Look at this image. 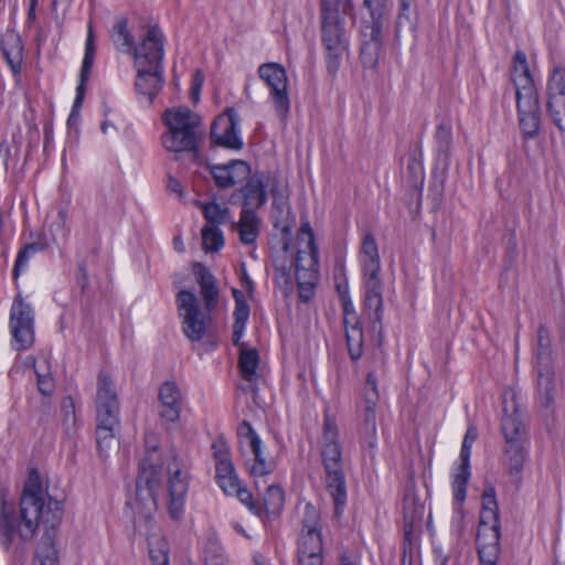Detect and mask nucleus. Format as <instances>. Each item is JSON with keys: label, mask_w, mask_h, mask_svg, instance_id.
<instances>
[{"label": "nucleus", "mask_w": 565, "mask_h": 565, "mask_svg": "<svg viewBox=\"0 0 565 565\" xmlns=\"http://www.w3.org/2000/svg\"><path fill=\"white\" fill-rule=\"evenodd\" d=\"M63 519V502L51 498L43 489L36 468L29 471L19 501V514L2 495L0 510V542L9 550L18 533L23 542L33 540L40 525L44 527L36 552V565H58L55 539Z\"/></svg>", "instance_id": "1"}, {"label": "nucleus", "mask_w": 565, "mask_h": 565, "mask_svg": "<svg viewBox=\"0 0 565 565\" xmlns=\"http://www.w3.org/2000/svg\"><path fill=\"white\" fill-rule=\"evenodd\" d=\"M192 273L200 286L204 311L196 295L191 290H180L175 302L184 334L191 341H201L206 333L207 313L216 309L221 290L216 277L203 263L195 262L192 265Z\"/></svg>", "instance_id": "2"}, {"label": "nucleus", "mask_w": 565, "mask_h": 565, "mask_svg": "<svg viewBox=\"0 0 565 565\" xmlns=\"http://www.w3.org/2000/svg\"><path fill=\"white\" fill-rule=\"evenodd\" d=\"M515 88L519 126L525 138H533L540 132L541 108L537 90L523 51H516L511 73Z\"/></svg>", "instance_id": "3"}, {"label": "nucleus", "mask_w": 565, "mask_h": 565, "mask_svg": "<svg viewBox=\"0 0 565 565\" xmlns=\"http://www.w3.org/2000/svg\"><path fill=\"white\" fill-rule=\"evenodd\" d=\"M321 457L327 476L326 488L333 499L334 514L340 516L347 503V483L339 430L330 416H326L323 422Z\"/></svg>", "instance_id": "4"}, {"label": "nucleus", "mask_w": 565, "mask_h": 565, "mask_svg": "<svg viewBox=\"0 0 565 565\" xmlns=\"http://www.w3.org/2000/svg\"><path fill=\"white\" fill-rule=\"evenodd\" d=\"M502 412L501 430L504 437L502 463L509 476L519 482L527 457L525 447L527 433L513 395L510 402L504 397Z\"/></svg>", "instance_id": "5"}, {"label": "nucleus", "mask_w": 565, "mask_h": 565, "mask_svg": "<svg viewBox=\"0 0 565 565\" xmlns=\"http://www.w3.org/2000/svg\"><path fill=\"white\" fill-rule=\"evenodd\" d=\"M96 443L99 456L108 457V450L117 446L115 429L119 425V402L109 374L100 371L96 392Z\"/></svg>", "instance_id": "6"}, {"label": "nucleus", "mask_w": 565, "mask_h": 565, "mask_svg": "<svg viewBox=\"0 0 565 565\" xmlns=\"http://www.w3.org/2000/svg\"><path fill=\"white\" fill-rule=\"evenodd\" d=\"M345 15L342 13V7L320 8L321 43L324 50L327 71L332 77L337 75L342 57L349 50ZM349 15L354 17V10Z\"/></svg>", "instance_id": "7"}, {"label": "nucleus", "mask_w": 565, "mask_h": 565, "mask_svg": "<svg viewBox=\"0 0 565 565\" xmlns=\"http://www.w3.org/2000/svg\"><path fill=\"white\" fill-rule=\"evenodd\" d=\"M162 121L168 131L162 135V145L168 151L192 152L199 151V117L188 107L168 108L162 114Z\"/></svg>", "instance_id": "8"}, {"label": "nucleus", "mask_w": 565, "mask_h": 565, "mask_svg": "<svg viewBox=\"0 0 565 565\" xmlns=\"http://www.w3.org/2000/svg\"><path fill=\"white\" fill-rule=\"evenodd\" d=\"M145 445L146 451L136 481V497L145 507L151 504L157 508L163 478L162 461L154 435H146Z\"/></svg>", "instance_id": "9"}, {"label": "nucleus", "mask_w": 565, "mask_h": 565, "mask_svg": "<svg viewBox=\"0 0 565 565\" xmlns=\"http://www.w3.org/2000/svg\"><path fill=\"white\" fill-rule=\"evenodd\" d=\"M536 371L540 405L550 408L554 403L555 381L550 333L543 324L537 330Z\"/></svg>", "instance_id": "10"}, {"label": "nucleus", "mask_w": 565, "mask_h": 565, "mask_svg": "<svg viewBox=\"0 0 565 565\" xmlns=\"http://www.w3.org/2000/svg\"><path fill=\"white\" fill-rule=\"evenodd\" d=\"M237 436L241 447H248L253 456L245 461L248 473L254 478L271 475L277 467L276 461L265 454L260 437L247 420L238 425Z\"/></svg>", "instance_id": "11"}, {"label": "nucleus", "mask_w": 565, "mask_h": 565, "mask_svg": "<svg viewBox=\"0 0 565 565\" xmlns=\"http://www.w3.org/2000/svg\"><path fill=\"white\" fill-rule=\"evenodd\" d=\"M258 76L270 89V97L276 113L285 119L290 109L288 96V77L285 67L275 62L264 63L258 67Z\"/></svg>", "instance_id": "12"}, {"label": "nucleus", "mask_w": 565, "mask_h": 565, "mask_svg": "<svg viewBox=\"0 0 565 565\" xmlns=\"http://www.w3.org/2000/svg\"><path fill=\"white\" fill-rule=\"evenodd\" d=\"M10 330L14 349L26 350L34 343V315L31 306L20 296L13 300L10 311Z\"/></svg>", "instance_id": "13"}, {"label": "nucleus", "mask_w": 565, "mask_h": 565, "mask_svg": "<svg viewBox=\"0 0 565 565\" xmlns=\"http://www.w3.org/2000/svg\"><path fill=\"white\" fill-rule=\"evenodd\" d=\"M131 54L135 57V66L156 67L158 73L163 68L164 35L159 25H149L139 45H134Z\"/></svg>", "instance_id": "14"}, {"label": "nucleus", "mask_w": 565, "mask_h": 565, "mask_svg": "<svg viewBox=\"0 0 565 565\" xmlns=\"http://www.w3.org/2000/svg\"><path fill=\"white\" fill-rule=\"evenodd\" d=\"M386 17H370L361 24L364 41L360 51V60L364 67H375L383 50L382 29Z\"/></svg>", "instance_id": "15"}, {"label": "nucleus", "mask_w": 565, "mask_h": 565, "mask_svg": "<svg viewBox=\"0 0 565 565\" xmlns=\"http://www.w3.org/2000/svg\"><path fill=\"white\" fill-rule=\"evenodd\" d=\"M239 120V116L233 107L226 108L211 126V142L224 148L241 150L243 141L238 130Z\"/></svg>", "instance_id": "16"}, {"label": "nucleus", "mask_w": 565, "mask_h": 565, "mask_svg": "<svg viewBox=\"0 0 565 565\" xmlns=\"http://www.w3.org/2000/svg\"><path fill=\"white\" fill-rule=\"evenodd\" d=\"M380 399L377 379L373 372H369L364 383L365 412L361 426V438L369 449L373 450L377 444L375 408Z\"/></svg>", "instance_id": "17"}, {"label": "nucleus", "mask_w": 565, "mask_h": 565, "mask_svg": "<svg viewBox=\"0 0 565 565\" xmlns=\"http://www.w3.org/2000/svg\"><path fill=\"white\" fill-rule=\"evenodd\" d=\"M547 110L561 130L565 131V67L555 66L547 84Z\"/></svg>", "instance_id": "18"}, {"label": "nucleus", "mask_w": 565, "mask_h": 565, "mask_svg": "<svg viewBox=\"0 0 565 565\" xmlns=\"http://www.w3.org/2000/svg\"><path fill=\"white\" fill-rule=\"evenodd\" d=\"M295 275L298 286V296L302 302H308L315 295L318 279V259L312 256H296Z\"/></svg>", "instance_id": "19"}, {"label": "nucleus", "mask_w": 565, "mask_h": 565, "mask_svg": "<svg viewBox=\"0 0 565 565\" xmlns=\"http://www.w3.org/2000/svg\"><path fill=\"white\" fill-rule=\"evenodd\" d=\"M478 437V431L475 426H469L466 435L463 437V441L461 445L460 450V470L455 476L454 482H452V489H454V498L458 502H463L467 494V483L470 477V455H471V447L475 440Z\"/></svg>", "instance_id": "20"}, {"label": "nucleus", "mask_w": 565, "mask_h": 565, "mask_svg": "<svg viewBox=\"0 0 565 565\" xmlns=\"http://www.w3.org/2000/svg\"><path fill=\"white\" fill-rule=\"evenodd\" d=\"M159 415L164 423H177L182 409L181 392L175 382L167 381L159 388Z\"/></svg>", "instance_id": "21"}, {"label": "nucleus", "mask_w": 565, "mask_h": 565, "mask_svg": "<svg viewBox=\"0 0 565 565\" xmlns=\"http://www.w3.org/2000/svg\"><path fill=\"white\" fill-rule=\"evenodd\" d=\"M270 218L276 230L281 233L282 250L288 252L291 244V231L295 225V215L290 211V206L284 196L275 198Z\"/></svg>", "instance_id": "22"}, {"label": "nucleus", "mask_w": 565, "mask_h": 565, "mask_svg": "<svg viewBox=\"0 0 565 565\" xmlns=\"http://www.w3.org/2000/svg\"><path fill=\"white\" fill-rule=\"evenodd\" d=\"M298 565H323V543L320 533H299Z\"/></svg>", "instance_id": "23"}, {"label": "nucleus", "mask_w": 565, "mask_h": 565, "mask_svg": "<svg viewBox=\"0 0 565 565\" xmlns=\"http://www.w3.org/2000/svg\"><path fill=\"white\" fill-rule=\"evenodd\" d=\"M486 529L491 530L493 533H500V518L493 487L486 488L482 493V509L477 535L481 537L487 535Z\"/></svg>", "instance_id": "24"}, {"label": "nucleus", "mask_w": 565, "mask_h": 565, "mask_svg": "<svg viewBox=\"0 0 565 565\" xmlns=\"http://www.w3.org/2000/svg\"><path fill=\"white\" fill-rule=\"evenodd\" d=\"M95 52H96V46H95L94 30H93L92 24H89L88 31H87L86 43H85L84 58L82 62V68H81V73H79V83L76 87V96H75V99L73 103V105H75V108H82L85 93H86V85H87V82H88L93 65H94V61H95Z\"/></svg>", "instance_id": "25"}, {"label": "nucleus", "mask_w": 565, "mask_h": 565, "mask_svg": "<svg viewBox=\"0 0 565 565\" xmlns=\"http://www.w3.org/2000/svg\"><path fill=\"white\" fill-rule=\"evenodd\" d=\"M163 83V68H161L160 73H158V70L156 67H137L135 88L138 94L147 96L150 104L157 97Z\"/></svg>", "instance_id": "26"}, {"label": "nucleus", "mask_w": 565, "mask_h": 565, "mask_svg": "<svg viewBox=\"0 0 565 565\" xmlns=\"http://www.w3.org/2000/svg\"><path fill=\"white\" fill-rule=\"evenodd\" d=\"M1 51L13 75L21 74L23 61V43L15 32H7L1 39Z\"/></svg>", "instance_id": "27"}, {"label": "nucleus", "mask_w": 565, "mask_h": 565, "mask_svg": "<svg viewBox=\"0 0 565 565\" xmlns=\"http://www.w3.org/2000/svg\"><path fill=\"white\" fill-rule=\"evenodd\" d=\"M188 492V481L182 478L178 469L169 479V501L168 509L172 519L178 520L184 507L185 494Z\"/></svg>", "instance_id": "28"}, {"label": "nucleus", "mask_w": 565, "mask_h": 565, "mask_svg": "<svg viewBox=\"0 0 565 565\" xmlns=\"http://www.w3.org/2000/svg\"><path fill=\"white\" fill-rule=\"evenodd\" d=\"M487 530V535H477L478 555L481 565H497L500 556V533Z\"/></svg>", "instance_id": "29"}, {"label": "nucleus", "mask_w": 565, "mask_h": 565, "mask_svg": "<svg viewBox=\"0 0 565 565\" xmlns=\"http://www.w3.org/2000/svg\"><path fill=\"white\" fill-rule=\"evenodd\" d=\"M239 238L243 244H253L259 232V218L252 209H243L237 224Z\"/></svg>", "instance_id": "30"}, {"label": "nucleus", "mask_w": 565, "mask_h": 565, "mask_svg": "<svg viewBox=\"0 0 565 565\" xmlns=\"http://www.w3.org/2000/svg\"><path fill=\"white\" fill-rule=\"evenodd\" d=\"M109 36L115 47L122 53H131L134 36L128 29V20L120 18L110 29Z\"/></svg>", "instance_id": "31"}, {"label": "nucleus", "mask_w": 565, "mask_h": 565, "mask_svg": "<svg viewBox=\"0 0 565 565\" xmlns=\"http://www.w3.org/2000/svg\"><path fill=\"white\" fill-rule=\"evenodd\" d=\"M262 179H249L248 182L242 188L244 198V209H255L262 206L267 199L265 188Z\"/></svg>", "instance_id": "32"}, {"label": "nucleus", "mask_w": 565, "mask_h": 565, "mask_svg": "<svg viewBox=\"0 0 565 565\" xmlns=\"http://www.w3.org/2000/svg\"><path fill=\"white\" fill-rule=\"evenodd\" d=\"M285 503L284 490L278 486H269L264 494L263 511L264 518H277L280 515Z\"/></svg>", "instance_id": "33"}, {"label": "nucleus", "mask_w": 565, "mask_h": 565, "mask_svg": "<svg viewBox=\"0 0 565 565\" xmlns=\"http://www.w3.org/2000/svg\"><path fill=\"white\" fill-rule=\"evenodd\" d=\"M50 243L46 241V238H39L34 243L26 244L23 248H21L18 253L15 264L13 267V278L17 279L21 271L28 266L30 258L49 248Z\"/></svg>", "instance_id": "34"}, {"label": "nucleus", "mask_w": 565, "mask_h": 565, "mask_svg": "<svg viewBox=\"0 0 565 565\" xmlns=\"http://www.w3.org/2000/svg\"><path fill=\"white\" fill-rule=\"evenodd\" d=\"M212 177H250L252 169L246 161L231 160L224 164L209 166Z\"/></svg>", "instance_id": "35"}, {"label": "nucleus", "mask_w": 565, "mask_h": 565, "mask_svg": "<svg viewBox=\"0 0 565 565\" xmlns=\"http://www.w3.org/2000/svg\"><path fill=\"white\" fill-rule=\"evenodd\" d=\"M438 124L434 134L436 152H450L452 146V124L447 117L437 118Z\"/></svg>", "instance_id": "36"}, {"label": "nucleus", "mask_w": 565, "mask_h": 565, "mask_svg": "<svg viewBox=\"0 0 565 565\" xmlns=\"http://www.w3.org/2000/svg\"><path fill=\"white\" fill-rule=\"evenodd\" d=\"M259 354L256 349L242 350L238 359V367L242 376L252 382L257 377Z\"/></svg>", "instance_id": "37"}, {"label": "nucleus", "mask_w": 565, "mask_h": 565, "mask_svg": "<svg viewBox=\"0 0 565 565\" xmlns=\"http://www.w3.org/2000/svg\"><path fill=\"white\" fill-rule=\"evenodd\" d=\"M345 338L351 359L359 360L363 352V332L359 320L353 321L351 327L345 326Z\"/></svg>", "instance_id": "38"}, {"label": "nucleus", "mask_w": 565, "mask_h": 565, "mask_svg": "<svg viewBox=\"0 0 565 565\" xmlns=\"http://www.w3.org/2000/svg\"><path fill=\"white\" fill-rule=\"evenodd\" d=\"M300 533H320L321 532V514L312 503L308 502L303 507L300 520Z\"/></svg>", "instance_id": "39"}, {"label": "nucleus", "mask_w": 565, "mask_h": 565, "mask_svg": "<svg viewBox=\"0 0 565 565\" xmlns=\"http://www.w3.org/2000/svg\"><path fill=\"white\" fill-rule=\"evenodd\" d=\"M67 210L60 209L56 220L50 225L51 241L53 244H65L70 236V227L67 226Z\"/></svg>", "instance_id": "40"}, {"label": "nucleus", "mask_w": 565, "mask_h": 565, "mask_svg": "<svg viewBox=\"0 0 565 565\" xmlns=\"http://www.w3.org/2000/svg\"><path fill=\"white\" fill-rule=\"evenodd\" d=\"M195 204L201 207L204 218L207 221L210 226H217L226 222L230 212L227 207H222L214 201L210 203L195 201Z\"/></svg>", "instance_id": "41"}, {"label": "nucleus", "mask_w": 565, "mask_h": 565, "mask_svg": "<svg viewBox=\"0 0 565 565\" xmlns=\"http://www.w3.org/2000/svg\"><path fill=\"white\" fill-rule=\"evenodd\" d=\"M216 482L220 488L227 495H233L237 492V489L242 486V482L236 473L234 463L231 465L230 469H226L227 472L221 471V467H216Z\"/></svg>", "instance_id": "42"}, {"label": "nucleus", "mask_w": 565, "mask_h": 565, "mask_svg": "<svg viewBox=\"0 0 565 565\" xmlns=\"http://www.w3.org/2000/svg\"><path fill=\"white\" fill-rule=\"evenodd\" d=\"M249 313H250V308H249V305L247 303V301H241L237 305H235V310H234V319L235 320L233 323V337H232L233 343L235 345H238V343L243 337L246 322L249 318Z\"/></svg>", "instance_id": "43"}, {"label": "nucleus", "mask_w": 565, "mask_h": 565, "mask_svg": "<svg viewBox=\"0 0 565 565\" xmlns=\"http://www.w3.org/2000/svg\"><path fill=\"white\" fill-rule=\"evenodd\" d=\"M202 245L205 252H217L224 245L222 231L217 226L205 225L202 228Z\"/></svg>", "instance_id": "44"}, {"label": "nucleus", "mask_w": 565, "mask_h": 565, "mask_svg": "<svg viewBox=\"0 0 565 565\" xmlns=\"http://www.w3.org/2000/svg\"><path fill=\"white\" fill-rule=\"evenodd\" d=\"M298 238L306 241V246L305 248L298 249L296 256H300L302 254L303 256H312L315 259H318V247L316 245L315 234L309 222L301 224L298 232Z\"/></svg>", "instance_id": "45"}, {"label": "nucleus", "mask_w": 565, "mask_h": 565, "mask_svg": "<svg viewBox=\"0 0 565 565\" xmlns=\"http://www.w3.org/2000/svg\"><path fill=\"white\" fill-rule=\"evenodd\" d=\"M213 456L215 459V468L221 467V471L227 472L226 469H230L233 463L231 459L230 447L223 438L216 439L212 444Z\"/></svg>", "instance_id": "46"}, {"label": "nucleus", "mask_w": 565, "mask_h": 565, "mask_svg": "<svg viewBox=\"0 0 565 565\" xmlns=\"http://www.w3.org/2000/svg\"><path fill=\"white\" fill-rule=\"evenodd\" d=\"M361 263L380 262L377 243L372 233H365L360 250Z\"/></svg>", "instance_id": "47"}, {"label": "nucleus", "mask_w": 565, "mask_h": 565, "mask_svg": "<svg viewBox=\"0 0 565 565\" xmlns=\"http://www.w3.org/2000/svg\"><path fill=\"white\" fill-rule=\"evenodd\" d=\"M424 507L417 504L415 500L404 502V524L411 527H417L422 523Z\"/></svg>", "instance_id": "48"}, {"label": "nucleus", "mask_w": 565, "mask_h": 565, "mask_svg": "<svg viewBox=\"0 0 565 565\" xmlns=\"http://www.w3.org/2000/svg\"><path fill=\"white\" fill-rule=\"evenodd\" d=\"M458 173L459 171L457 164L451 167L450 152H436V161L433 171V177H447L449 174L455 175Z\"/></svg>", "instance_id": "49"}, {"label": "nucleus", "mask_w": 565, "mask_h": 565, "mask_svg": "<svg viewBox=\"0 0 565 565\" xmlns=\"http://www.w3.org/2000/svg\"><path fill=\"white\" fill-rule=\"evenodd\" d=\"M233 495L245 504L253 514L262 519L264 518L262 503L254 501L253 494L246 487L241 486Z\"/></svg>", "instance_id": "50"}, {"label": "nucleus", "mask_w": 565, "mask_h": 565, "mask_svg": "<svg viewBox=\"0 0 565 565\" xmlns=\"http://www.w3.org/2000/svg\"><path fill=\"white\" fill-rule=\"evenodd\" d=\"M365 308L374 311V323H382L383 319V297L382 295L365 294Z\"/></svg>", "instance_id": "51"}, {"label": "nucleus", "mask_w": 565, "mask_h": 565, "mask_svg": "<svg viewBox=\"0 0 565 565\" xmlns=\"http://www.w3.org/2000/svg\"><path fill=\"white\" fill-rule=\"evenodd\" d=\"M388 0H363L364 7L369 10L370 17H386Z\"/></svg>", "instance_id": "52"}, {"label": "nucleus", "mask_w": 565, "mask_h": 565, "mask_svg": "<svg viewBox=\"0 0 565 565\" xmlns=\"http://www.w3.org/2000/svg\"><path fill=\"white\" fill-rule=\"evenodd\" d=\"M402 164H406V170L403 172L406 177H420L423 174L422 162L414 156H407L402 160Z\"/></svg>", "instance_id": "53"}, {"label": "nucleus", "mask_w": 565, "mask_h": 565, "mask_svg": "<svg viewBox=\"0 0 565 565\" xmlns=\"http://www.w3.org/2000/svg\"><path fill=\"white\" fill-rule=\"evenodd\" d=\"M203 83H204V73L201 70H196L193 75L192 84H191V88H190V98L194 104H196L200 99V93H201Z\"/></svg>", "instance_id": "54"}, {"label": "nucleus", "mask_w": 565, "mask_h": 565, "mask_svg": "<svg viewBox=\"0 0 565 565\" xmlns=\"http://www.w3.org/2000/svg\"><path fill=\"white\" fill-rule=\"evenodd\" d=\"M36 377H38V390L39 392L44 396L52 395L54 391V380L51 375H43L40 374L36 370Z\"/></svg>", "instance_id": "55"}, {"label": "nucleus", "mask_w": 565, "mask_h": 565, "mask_svg": "<svg viewBox=\"0 0 565 565\" xmlns=\"http://www.w3.org/2000/svg\"><path fill=\"white\" fill-rule=\"evenodd\" d=\"M363 280H374L381 279V260L380 262H370V263H361Z\"/></svg>", "instance_id": "56"}, {"label": "nucleus", "mask_w": 565, "mask_h": 565, "mask_svg": "<svg viewBox=\"0 0 565 565\" xmlns=\"http://www.w3.org/2000/svg\"><path fill=\"white\" fill-rule=\"evenodd\" d=\"M337 287L340 292L341 300L343 302L344 326H348L349 324V316H352L353 321L358 320V318L355 317V312H354L352 303L348 297V292L341 291L340 285H338Z\"/></svg>", "instance_id": "57"}, {"label": "nucleus", "mask_w": 565, "mask_h": 565, "mask_svg": "<svg viewBox=\"0 0 565 565\" xmlns=\"http://www.w3.org/2000/svg\"><path fill=\"white\" fill-rule=\"evenodd\" d=\"M322 7H342L343 14H351L354 9L352 0H320Z\"/></svg>", "instance_id": "58"}, {"label": "nucleus", "mask_w": 565, "mask_h": 565, "mask_svg": "<svg viewBox=\"0 0 565 565\" xmlns=\"http://www.w3.org/2000/svg\"><path fill=\"white\" fill-rule=\"evenodd\" d=\"M414 0H399V12L396 20V28L403 24V20L409 21V10Z\"/></svg>", "instance_id": "59"}, {"label": "nucleus", "mask_w": 565, "mask_h": 565, "mask_svg": "<svg viewBox=\"0 0 565 565\" xmlns=\"http://www.w3.org/2000/svg\"><path fill=\"white\" fill-rule=\"evenodd\" d=\"M365 294L382 295V280H363Z\"/></svg>", "instance_id": "60"}, {"label": "nucleus", "mask_w": 565, "mask_h": 565, "mask_svg": "<svg viewBox=\"0 0 565 565\" xmlns=\"http://www.w3.org/2000/svg\"><path fill=\"white\" fill-rule=\"evenodd\" d=\"M167 189L171 192L178 195L179 199H182L183 196V185L180 181V179H169Z\"/></svg>", "instance_id": "61"}, {"label": "nucleus", "mask_w": 565, "mask_h": 565, "mask_svg": "<svg viewBox=\"0 0 565 565\" xmlns=\"http://www.w3.org/2000/svg\"><path fill=\"white\" fill-rule=\"evenodd\" d=\"M340 565H361L358 556L344 551L340 555Z\"/></svg>", "instance_id": "62"}, {"label": "nucleus", "mask_w": 565, "mask_h": 565, "mask_svg": "<svg viewBox=\"0 0 565 565\" xmlns=\"http://www.w3.org/2000/svg\"><path fill=\"white\" fill-rule=\"evenodd\" d=\"M150 557L153 562L152 565H168L169 564L168 554H167V552H164L162 550L158 553V555H156L153 550L150 548Z\"/></svg>", "instance_id": "63"}, {"label": "nucleus", "mask_w": 565, "mask_h": 565, "mask_svg": "<svg viewBox=\"0 0 565 565\" xmlns=\"http://www.w3.org/2000/svg\"><path fill=\"white\" fill-rule=\"evenodd\" d=\"M77 282L81 286V288L84 290L86 288V285L88 282V276L86 268L83 264L78 266V276H77Z\"/></svg>", "instance_id": "64"}]
</instances>
